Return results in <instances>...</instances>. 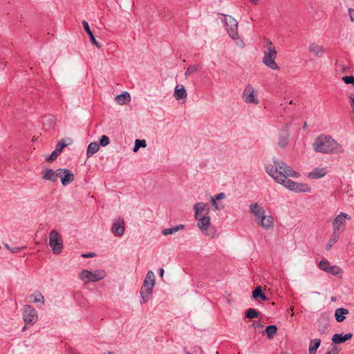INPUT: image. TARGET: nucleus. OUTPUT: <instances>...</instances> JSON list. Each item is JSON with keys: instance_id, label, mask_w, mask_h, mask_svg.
Returning <instances> with one entry per match:
<instances>
[{"instance_id": "2eb2a0df", "label": "nucleus", "mask_w": 354, "mask_h": 354, "mask_svg": "<svg viewBox=\"0 0 354 354\" xmlns=\"http://www.w3.org/2000/svg\"><path fill=\"white\" fill-rule=\"evenodd\" d=\"M327 174V169L324 167H318L309 172L308 177L310 179H318L324 177Z\"/></svg>"}, {"instance_id": "bf43d9fd", "label": "nucleus", "mask_w": 354, "mask_h": 354, "mask_svg": "<svg viewBox=\"0 0 354 354\" xmlns=\"http://www.w3.org/2000/svg\"><path fill=\"white\" fill-rule=\"evenodd\" d=\"M326 328V327H324V328H322V330L319 329V330L322 331V333H324Z\"/></svg>"}, {"instance_id": "5701e85b", "label": "nucleus", "mask_w": 354, "mask_h": 354, "mask_svg": "<svg viewBox=\"0 0 354 354\" xmlns=\"http://www.w3.org/2000/svg\"><path fill=\"white\" fill-rule=\"evenodd\" d=\"M348 314V310L344 308H337L335 311V317L337 322H342L346 317L345 315Z\"/></svg>"}, {"instance_id": "423d86ee", "label": "nucleus", "mask_w": 354, "mask_h": 354, "mask_svg": "<svg viewBox=\"0 0 354 354\" xmlns=\"http://www.w3.org/2000/svg\"><path fill=\"white\" fill-rule=\"evenodd\" d=\"M49 245L54 254H60L63 249V240L57 230H53L49 234Z\"/></svg>"}, {"instance_id": "a18cd8bd", "label": "nucleus", "mask_w": 354, "mask_h": 354, "mask_svg": "<svg viewBox=\"0 0 354 354\" xmlns=\"http://www.w3.org/2000/svg\"><path fill=\"white\" fill-rule=\"evenodd\" d=\"M349 98L351 100V106L352 109V111L354 114V93H351L349 96Z\"/></svg>"}, {"instance_id": "2f4dec72", "label": "nucleus", "mask_w": 354, "mask_h": 354, "mask_svg": "<svg viewBox=\"0 0 354 354\" xmlns=\"http://www.w3.org/2000/svg\"><path fill=\"white\" fill-rule=\"evenodd\" d=\"M184 227H185L184 225H176L173 227L166 228L162 230V233L163 235L172 234L178 232L180 230L184 229Z\"/></svg>"}, {"instance_id": "c756f323", "label": "nucleus", "mask_w": 354, "mask_h": 354, "mask_svg": "<svg viewBox=\"0 0 354 354\" xmlns=\"http://www.w3.org/2000/svg\"><path fill=\"white\" fill-rule=\"evenodd\" d=\"M339 234L333 232V234H332L330 238L329 239L328 243H326V249L327 250H329L330 249H331L333 245L335 243L337 242V241L339 240Z\"/></svg>"}, {"instance_id": "a19ab883", "label": "nucleus", "mask_w": 354, "mask_h": 354, "mask_svg": "<svg viewBox=\"0 0 354 354\" xmlns=\"http://www.w3.org/2000/svg\"><path fill=\"white\" fill-rule=\"evenodd\" d=\"M109 141L110 140L109 137L104 135L101 136L99 145H102V147H106L109 144Z\"/></svg>"}, {"instance_id": "864d4df0", "label": "nucleus", "mask_w": 354, "mask_h": 354, "mask_svg": "<svg viewBox=\"0 0 354 354\" xmlns=\"http://www.w3.org/2000/svg\"><path fill=\"white\" fill-rule=\"evenodd\" d=\"M20 250H21V248H15L13 249V250H12V252L15 253V252H19Z\"/></svg>"}, {"instance_id": "f257e3e1", "label": "nucleus", "mask_w": 354, "mask_h": 354, "mask_svg": "<svg viewBox=\"0 0 354 354\" xmlns=\"http://www.w3.org/2000/svg\"><path fill=\"white\" fill-rule=\"evenodd\" d=\"M274 165H266V171L271 176L277 183L283 185L286 188L295 192H310V187L306 183H296L290 179L288 177L298 178L299 173L293 171L290 167L287 165L284 162L273 159Z\"/></svg>"}, {"instance_id": "13d9d810", "label": "nucleus", "mask_w": 354, "mask_h": 354, "mask_svg": "<svg viewBox=\"0 0 354 354\" xmlns=\"http://www.w3.org/2000/svg\"><path fill=\"white\" fill-rule=\"evenodd\" d=\"M146 302V299H142L141 304H144Z\"/></svg>"}, {"instance_id": "a211bd4d", "label": "nucleus", "mask_w": 354, "mask_h": 354, "mask_svg": "<svg viewBox=\"0 0 354 354\" xmlns=\"http://www.w3.org/2000/svg\"><path fill=\"white\" fill-rule=\"evenodd\" d=\"M194 211L196 215L202 212H205V215H207L209 212V207L207 203L202 202L196 203L194 206Z\"/></svg>"}, {"instance_id": "09e8293b", "label": "nucleus", "mask_w": 354, "mask_h": 354, "mask_svg": "<svg viewBox=\"0 0 354 354\" xmlns=\"http://www.w3.org/2000/svg\"><path fill=\"white\" fill-rule=\"evenodd\" d=\"M216 201H216L214 197L212 198V199H211L212 205L215 207V209H218L219 208L218 207V204H217Z\"/></svg>"}, {"instance_id": "ddd939ff", "label": "nucleus", "mask_w": 354, "mask_h": 354, "mask_svg": "<svg viewBox=\"0 0 354 354\" xmlns=\"http://www.w3.org/2000/svg\"><path fill=\"white\" fill-rule=\"evenodd\" d=\"M197 225L206 235L212 236V237L214 236V234H211L210 233L208 234L207 232V230L210 225V217L207 214L204 215L199 218Z\"/></svg>"}, {"instance_id": "cd10ccee", "label": "nucleus", "mask_w": 354, "mask_h": 354, "mask_svg": "<svg viewBox=\"0 0 354 354\" xmlns=\"http://www.w3.org/2000/svg\"><path fill=\"white\" fill-rule=\"evenodd\" d=\"M321 344L320 339H312L310 342L308 354H316L317 350Z\"/></svg>"}, {"instance_id": "393cba45", "label": "nucleus", "mask_w": 354, "mask_h": 354, "mask_svg": "<svg viewBox=\"0 0 354 354\" xmlns=\"http://www.w3.org/2000/svg\"><path fill=\"white\" fill-rule=\"evenodd\" d=\"M115 100L118 104L123 105L130 102L131 96L128 92H124L122 94L118 95L115 97Z\"/></svg>"}, {"instance_id": "e2e57ef3", "label": "nucleus", "mask_w": 354, "mask_h": 354, "mask_svg": "<svg viewBox=\"0 0 354 354\" xmlns=\"http://www.w3.org/2000/svg\"><path fill=\"white\" fill-rule=\"evenodd\" d=\"M6 247L9 250L10 249V247L8 244H6Z\"/></svg>"}, {"instance_id": "49530a36", "label": "nucleus", "mask_w": 354, "mask_h": 354, "mask_svg": "<svg viewBox=\"0 0 354 354\" xmlns=\"http://www.w3.org/2000/svg\"><path fill=\"white\" fill-rule=\"evenodd\" d=\"M348 13H349L351 21H354V9L349 8Z\"/></svg>"}, {"instance_id": "f8f14e48", "label": "nucleus", "mask_w": 354, "mask_h": 354, "mask_svg": "<svg viewBox=\"0 0 354 354\" xmlns=\"http://www.w3.org/2000/svg\"><path fill=\"white\" fill-rule=\"evenodd\" d=\"M249 212L254 216L255 222L259 220L265 214V211L258 203H253L249 206Z\"/></svg>"}, {"instance_id": "b1692460", "label": "nucleus", "mask_w": 354, "mask_h": 354, "mask_svg": "<svg viewBox=\"0 0 354 354\" xmlns=\"http://www.w3.org/2000/svg\"><path fill=\"white\" fill-rule=\"evenodd\" d=\"M63 172L65 173V175H64L62 179V184L64 186H66L74 180V175L71 171L67 169Z\"/></svg>"}, {"instance_id": "052dcab7", "label": "nucleus", "mask_w": 354, "mask_h": 354, "mask_svg": "<svg viewBox=\"0 0 354 354\" xmlns=\"http://www.w3.org/2000/svg\"><path fill=\"white\" fill-rule=\"evenodd\" d=\"M326 328V327H324V328H322V330L319 329V330L322 331V333H324Z\"/></svg>"}, {"instance_id": "58836bf2", "label": "nucleus", "mask_w": 354, "mask_h": 354, "mask_svg": "<svg viewBox=\"0 0 354 354\" xmlns=\"http://www.w3.org/2000/svg\"><path fill=\"white\" fill-rule=\"evenodd\" d=\"M339 349L334 344H331L328 351L324 354H337Z\"/></svg>"}, {"instance_id": "f704fd0d", "label": "nucleus", "mask_w": 354, "mask_h": 354, "mask_svg": "<svg viewBox=\"0 0 354 354\" xmlns=\"http://www.w3.org/2000/svg\"><path fill=\"white\" fill-rule=\"evenodd\" d=\"M146 146H147V144H146V141L145 140L136 139L135 141L134 147L133 148V151L134 152H136L140 147L144 148Z\"/></svg>"}, {"instance_id": "aec40b11", "label": "nucleus", "mask_w": 354, "mask_h": 354, "mask_svg": "<svg viewBox=\"0 0 354 354\" xmlns=\"http://www.w3.org/2000/svg\"><path fill=\"white\" fill-rule=\"evenodd\" d=\"M187 92L183 85L178 84L174 91V96L177 100L185 99L187 97Z\"/></svg>"}, {"instance_id": "6e6552de", "label": "nucleus", "mask_w": 354, "mask_h": 354, "mask_svg": "<svg viewBox=\"0 0 354 354\" xmlns=\"http://www.w3.org/2000/svg\"><path fill=\"white\" fill-rule=\"evenodd\" d=\"M23 319L26 325L35 324L38 319L36 310L30 305H25L23 311Z\"/></svg>"}, {"instance_id": "0eeeda50", "label": "nucleus", "mask_w": 354, "mask_h": 354, "mask_svg": "<svg viewBox=\"0 0 354 354\" xmlns=\"http://www.w3.org/2000/svg\"><path fill=\"white\" fill-rule=\"evenodd\" d=\"M350 218L348 214L343 212L339 213L333 221V232L337 234H339V232H343L345 229L346 220Z\"/></svg>"}, {"instance_id": "9d476101", "label": "nucleus", "mask_w": 354, "mask_h": 354, "mask_svg": "<svg viewBox=\"0 0 354 354\" xmlns=\"http://www.w3.org/2000/svg\"><path fill=\"white\" fill-rule=\"evenodd\" d=\"M124 221L122 217H118L113 220L112 232L115 236H121L124 232Z\"/></svg>"}, {"instance_id": "7ed1b4c3", "label": "nucleus", "mask_w": 354, "mask_h": 354, "mask_svg": "<svg viewBox=\"0 0 354 354\" xmlns=\"http://www.w3.org/2000/svg\"><path fill=\"white\" fill-rule=\"evenodd\" d=\"M268 46L263 50V57L262 59L263 63L272 70H277L279 68L278 64L275 62V59L277 58V50L273 46V44L272 41H268Z\"/></svg>"}, {"instance_id": "1a4fd4ad", "label": "nucleus", "mask_w": 354, "mask_h": 354, "mask_svg": "<svg viewBox=\"0 0 354 354\" xmlns=\"http://www.w3.org/2000/svg\"><path fill=\"white\" fill-rule=\"evenodd\" d=\"M254 89L251 84H248L243 93V99L246 103L257 104L259 100L254 97Z\"/></svg>"}, {"instance_id": "7c9ffc66", "label": "nucleus", "mask_w": 354, "mask_h": 354, "mask_svg": "<svg viewBox=\"0 0 354 354\" xmlns=\"http://www.w3.org/2000/svg\"><path fill=\"white\" fill-rule=\"evenodd\" d=\"M153 288H150L149 286H146V285H142L140 290V295L142 299H146L149 297L152 294V290Z\"/></svg>"}, {"instance_id": "e433bc0d", "label": "nucleus", "mask_w": 354, "mask_h": 354, "mask_svg": "<svg viewBox=\"0 0 354 354\" xmlns=\"http://www.w3.org/2000/svg\"><path fill=\"white\" fill-rule=\"evenodd\" d=\"M68 145L67 143L65 142L64 140H61L57 145L55 147V150L57 152H58L59 154L62 153V150L64 147H66Z\"/></svg>"}, {"instance_id": "de8ad7c7", "label": "nucleus", "mask_w": 354, "mask_h": 354, "mask_svg": "<svg viewBox=\"0 0 354 354\" xmlns=\"http://www.w3.org/2000/svg\"><path fill=\"white\" fill-rule=\"evenodd\" d=\"M95 256V254L93 252L85 253L82 255V257H84V258H89V257H93Z\"/></svg>"}, {"instance_id": "79ce46f5", "label": "nucleus", "mask_w": 354, "mask_h": 354, "mask_svg": "<svg viewBox=\"0 0 354 354\" xmlns=\"http://www.w3.org/2000/svg\"><path fill=\"white\" fill-rule=\"evenodd\" d=\"M33 301L35 303H37V302H41V303H44V296L41 295V294H39V298H37V297H35L33 299Z\"/></svg>"}, {"instance_id": "37998d69", "label": "nucleus", "mask_w": 354, "mask_h": 354, "mask_svg": "<svg viewBox=\"0 0 354 354\" xmlns=\"http://www.w3.org/2000/svg\"><path fill=\"white\" fill-rule=\"evenodd\" d=\"M64 171H66V169H58L57 170V178H60L61 180L62 179L64 175H65V173L63 172Z\"/></svg>"}, {"instance_id": "4c0bfd02", "label": "nucleus", "mask_w": 354, "mask_h": 354, "mask_svg": "<svg viewBox=\"0 0 354 354\" xmlns=\"http://www.w3.org/2000/svg\"><path fill=\"white\" fill-rule=\"evenodd\" d=\"M59 155V153L54 150L51 153V154L46 156V161L48 162H53L58 157Z\"/></svg>"}, {"instance_id": "3c124183", "label": "nucleus", "mask_w": 354, "mask_h": 354, "mask_svg": "<svg viewBox=\"0 0 354 354\" xmlns=\"http://www.w3.org/2000/svg\"><path fill=\"white\" fill-rule=\"evenodd\" d=\"M164 272H165V271H164V269L162 268H160L158 269V273H159L160 277H163Z\"/></svg>"}, {"instance_id": "c85d7f7f", "label": "nucleus", "mask_w": 354, "mask_h": 354, "mask_svg": "<svg viewBox=\"0 0 354 354\" xmlns=\"http://www.w3.org/2000/svg\"><path fill=\"white\" fill-rule=\"evenodd\" d=\"M100 149V145L97 142L90 143L87 147L86 154L88 157H91Z\"/></svg>"}, {"instance_id": "5fc2aeb1", "label": "nucleus", "mask_w": 354, "mask_h": 354, "mask_svg": "<svg viewBox=\"0 0 354 354\" xmlns=\"http://www.w3.org/2000/svg\"><path fill=\"white\" fill-rule=\"evenodd\" d=\"M260 0H250V1L252 2V3L256 5L259 2Z\"/></svg>"}, {"instance_id": "473e14b6", "label": "nucleus", "mask_w": 354, "mask_h": 354, "mask_svg": "<svg viewBox=\"0 0 354 354\" xmlns=\"http://www.w3.org/2000/svg\"><path fill=\"white\" fill-rule=\"evenodd\" d=\"M277 332V327L275 325L268 326L265 330L268 339H272Z\"/></svg>"}, {"instance_id": "8fccbe9b", "label": "nucleus", "mask_w": 354, "mask_h": 354, "mask_svg": "<svg viewBox=\"0 0 354 354\" xmlns=\"http://www.w3.org/2000/svg\"><path fill=\"white\" fill-rule=\"evenodd\" d=\"M252 326H253L254 328H262V327H263V325L261 324H257V323L254 322L252 324Z\"/></svg>"}, {"instance_id": "680f3d73", "label": "nucleus", "mask_w": 354, "mask_h": 354, "mask_svg": "<svg viewBox=\"0 0 354 354\" xmlns=\"http://www.w3.org/2000/svg\"><path fill=\"white\" fill-rule=\"evenodd\" d=\"M107 354H114V353H113V352H111V351H109V352L107 353Z\"/></svg>"}, {"instance_id": "9b49d317", "label": "nucleus", "mask_w": 354, "mask_h": 354, "mask_svg": "<svg viewBox=\"0 0 354 354\" xmlns=\"http://www.w3.org/2000/svg\"><path fill=\"white\" fill-rule=\"evenodd\" d=\"M319 268L328 273L333 275H337L340 273L341 269L336 266H330V263L326 260H322L319 263Z\"/></svg>"}, {"instance_id": "c9c22d12", "label": "nucleus", "mask_w": 354, "mask_h": 354, "mask_svg": "<svg viewBox=\"0 0 354 354\" xmlns=\"http://www.w3.org/2000/svg\"><path fill=\"white\" fill-rule=\"evenodd\" d=\"M198 68H199V66L198 64H193V65L189 66L185 71V77H187L191 74L197 71V70Z\"/></svg>"}, {"instance_id": "20e7f679", "label": "nucleus", "mask_w": 354, "mask_h": 354, "mask_svg": "<svg viewBox=\"0 0 354 354\" xmlns=\"http://www.w3.org/2000/svg\"><path fill=\"white\" fill-rule=\"evenodd\" d=\"M106 276V273L104 270H95L89 271L83 270L80 273V278L85 283L95 282L104 279Z\"/></svg>"}, {"instance_id": "c03bdc74", "label": "nucleus", "mask_w": 354, "mask_h": 354, "mask_svg": "<svg viewBox=\"0 0 354 354\" xmlns=\"http://www.w3.org/2000/svg\"><path fill=\"white\" fill-rule=\"evenodd\" d=\"M216 201L224 199L225 198V194L223 192L219 193L214 196Z\"/></svg>"}, {"instance_id": "6ab92c4d", "label": "nucleus", "mask_w": 354, "mask_h": 354, "mask_svg": "<svg viewBox=\"0 0 354 354\" xmlns=\"http://www.w3.org/2000/svg\"><path fill=\"white\" fill-rule=\"evenodd\" d=\"M308 49L310 53H314V55L318 57H322L324 53V48L323 46L317 45L315 43L311 44L308 46Z\"/></svg>"}, {"instance_id": "bb28decb", "label": "nucleus", "mask_w": 354, "mask_h": 354, "mask_svg": "<svg viewBox=\"0 0 354 354\" xmlns=\"http://www.w3.org/2000/svg\"><path fill=\"white\" fill-rule=\"evenodd\" d=\"M252 297H254V299H261L263 301L268 300V297L263 292L261 286H257L254 288V290L252 292Z\"/></svg>"}, {"instance_id": "dca6fc26", "label": "nucleus", "mask_w": 354, "mask_h": 354, "mask_svg": "<svg viewBox=\"0 0 354 354\" xmlns=\"http://www.w3.org/2000/svg\"><path fill=\"white\" fill-rule=\"evenodd\" d=\"M82 23V25H83L84 30L86 31V32L89 36L90 41L92 43V44L95 45L97 48H101V45L95 39L93 33L92 32V31L90 29L88 23L86 21H85V20H83Z\"/></svg>"}, {"instance_id": "72a5a7b5", "label": "nucleus", "mask_w": 354, "mask_h": 354, "mask_svg": "<svg viewBox=\"0 0 354 354\" xmlns=\"http://www.w3.org/2000/svg\"><path fill=\"white\" fill-rule=\"evenodd\" d=\"M259 312L254 308H248L245 312V317L248 319H254L258 317Z\"/></svg>"}, {"instance_id": "412c9836", "label": "nucleus", "mask_w": 354, "mask_h": 354, "mask_svg": "<svg viewBox=\"0 0 354 354\" xmlns=\"http://www.w3.org/2000/svg\"><path fill=\"white\" fill-rule=\"evenodd\" d=\"M43 178L45 180H50L52 182L57 181V170L54 171L51 169H47L44 171Z\"/></svg>"}, {"instance_id": "603ef678", "label": "nucleus", "mask_w": 354, "mask_h": 354, "mask_svg": "<svg viewBox=\"0 0 354 354\" xmlns=\"http://www.w3.org/2000/svg\"><path fill=\"white\" fill-rule=\"evenodd\" d=\"M202 216H201V214H197V215L194 214V218L196 220H198V221H199V218H201Z\"/></svg>"}, {"instance_id": "39448f33", "label": "nucleus", "mask_w": 354, "mask_h": 354, "mask_svg": "<svg viewBox=\"0 0 354 354\" xmlns=\"http://www.w3.org/2000/svg\"><path fill=\"white\" fill-rule=\"evenodd\" d=\"M223 22L229 36L233 39L240 40V42L243 43V41L239 37L237 21L230 15H224Z\"/></svg>"}, {"instance_id": "69168bd1", "label": "nucleus", "mask_w": 354, "mask_h": 354, "mask_svg": "<svg viewBox=\"0 0 354 354\" xmlns=\"http://www.w3.org/2000/svg\"><path fill=\"white\" fill-rule=\"evenodd\" d=\"M281 354H288V353H281Z\"/></svg>"}, {"instance_id": "0e129e2a", "label": "nucleus", "mask_w": 354, "mask_h": 354, "mask_svg": "<svg viewBox=\"0 0 354 354\" xmlns=\"http://www.w3.org/2000/svg\"><path fill=\"white\" fill-rule=\"evenodd\" d=\"M25 329H26V326H24V328H23V330H24Z\"/></svg>"}, {"instance_id": "4468645a", "label": "nucleus", "mask_w": 354, "mask_h": 354, "mask_svg": "<svg viewBox=\"0 0 354 354\" xmlns=\"http://www.w3.org/2000/svg\"><path fill=\"white\" fill-rule=\"evenodd\" d=\"M258 225H261L264 229H270L274 225L273 217L270 215H263L259 221L256 222Z\"/></svg>"}, {"instance_id": "ea45409f", "label": "nucleus", "mask_w": 354, "mask_h": 354, "mask_svg": "<svg viewBox=\"0 0 354 354\" xmlns=\"http://www.w3.org/2000/svg\"><path fill=\"white\" fill-rule=\"evenodd\" d=\"M343 82L346 84H352L354 85V76H344L342 77Z\"/></svg>"}, {"instance_id": "f03ea898", "label": "nucleus", "mask_w": 354, "mask_h": 354, "mask_svg": "<svg viewBox=\"0 0 354 354\" xmlns=\"http://www.w3.org/2000/svg\"><path fill=\"white\" fill-rule=\"evenodd\" d=\"M313 150L324 154H338L344 151L343 147L330 136L320 134L312 144Z\"/></svg>"}, {"instance_id": "4be33fe9", "label": "nucleus", "mask_w": 354, "mask_h": 354, "mask_svg": "<svg viewBox=\"0 0 354 354\" xmlns=\"http://www.w3.org/2000/svg\"><path fill=\"white\" fill-rule=\"evenodd\" d=\"M289 141V133L286 130H283L280 132L279 136L278 144L281 147H285Z\"/></svg>"}, {"instance_id": "f3484780", "label": "nucleus", "mask_w": 354, "mask_h": 354, "mask_svg": "<svg viewBox=\"0 0 354 354\" xmlns=\"http://www.w3.org/2000/svg\"><path fill=\"white\" fill-rule=\"evenodd\" d=\"M353 334L349 333L345 335L335 333L332 337V342L334 344H342L352 338Z\"/></svg>"}, {"instance_id": "6e6d98bb", "label": "nucleus", "mask_w": 354, "mask_h": 354, "mask_svg": "<svg viewBox=\"0 0 354 354\" xmlns=\"http://www.w3.org/2000/svg\"><path fill=\"white\" fill-rule=\"evenodd\" d=\"M50 122L52 123H53V124L55 123V118H54V117H50Z\"/></svg>"}, {"instance_id": "a878e982", "label": "nucleus", "mask_w": 354, "mask_h": 354, "mask_svg": "<svg viewBox=\"0 0 354 354\" xmlns=\"http://www.w3.org/2000/svg\"><path fill=\"white\" fill-rule=\"evenodd\" d=\"M144 285L146 286H149L150 288H153L155 285V275L152 270H149L147 272L146 277L144 280Z\"/></svg>"}, {"instance_id": "4d7b16f0", "label": "nucleus", "mask_w": 354, "mask_h": 354, "mask_svg": "<svg viewBox=\"0 0 354 354\" xmlns=\"http://www.w3.org/2000/svg\"><path fill=\"white\" fill-rule=\"evenodd\" d=\"M184 352H185V354H191V353H190V352H189V351L187 350V348H184Z\"/></svg>"}]
</instances>
